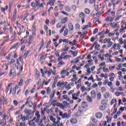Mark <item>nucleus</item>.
Here are the masks:
<instances>
[{
  "mask_svg": "<svg viewBox=\"0 0 126 126\" xmlns=\"http://www.w3.org/2000/svg\"><path fill=\"white\" fill-rule=\"evenodd\" d=\"M3 100H4V96H1L0 99V104H1V103H2V101H3Z\"/></svg>",
  "mask_w": 126,
  "mask_h": 126,
  "instance_id": "603ef678",
  "label": "nucleus"
},
{
  "mask_svg": "<svg viewBox=\"0 0 126 126\" xmlns=\"http://www.w3.org/2000/svg\"><path fill=\"white\" fill-rule=\"evenodd\" d=\"M35 116L36 117H36H34V118H33V119L32 120V122L33 121H35V123H39V121H40V112H39V111H37L35 112Z\"/></svg>",
  "mask_w": 126,
  "mask_h": 126,
  "instance_id": "f03ea898",
  "label": "nucleus"
},
{
  "mask_svg": "<svg viewBox=\"0 0 126 126\" xmlns=\"http://www.w3.org/2000/svg\"><path fill=\"white\" fill-rule=\"evenodd\" d=\"M103 34H105V31L104 30H103L101 32L98 33V36H101V35H102Z\"/></svg>",
  "mask_w": 126,
  "mask_h": 126,
  "instance_id": "13d9d810",
  "label": "nucleus"
},
{
  "mask_svg": "<svg viewBox=\"0 0 126 126\" xmlns=\"http://www.w3.org/2000/svg\"><path fill=\"white\" fill-rule=\"evenodd\" d=\"M95 117L97 119H101V118H102V117H103V114H102V113H101L100 112L96 113H95Z\"/></svg>",
  "mask_w": 126,
  "mask_h": 126,
  "instance_id": "f8f14e48",
  "label": "nucleus"
},
{
  "mask_svg": "<svg viewBox=\"0 0 126 126\" xmlns=\"http://www.w3.org/2000/svg\"><path fill=\"white\" fill-rule=\"evenodd\" d=\"M94 9L95 11H98V10H99V5H95L94 7Z\"/></svg>",
  "mask_w": 126,
  "mask_h": 126,
  "instance_id": "de8ad7c7",
  "label": "nucleus"
},
{
  "mask_svg": "<svg viewBox=\"0 0 126 126\" xmlns=\"http://www.w3.org/2000/svg\"><path fill=\"white\" fill-rule=\"evenodd\" d=\"M51 82V79H49L48 80V81L46 82V81L44 80V81H43V83L45 84V85H47V84H49V83H50V82Z\"/></svg>",
  "mask_w": 126,
  "mask_h": 126,
  "instance_id": "4c0bfd02",
  "label": "nucleus"
},
{
  "mask_svg": "<svg viewBox=\"0 0 126 126\" xmlns=\"http://www.w3.org/2000/svg\"><path fill=\"white\" fill-rule=\"evenodd\" d=\"M19 62H20V63H21V71H22V70H23V65L24 64V63L22 62V61H21V56H20L19 57V59H18Z\"/></svg>",
  "mask_w": 126,
  "mask_h": 126,
  "instance_id": "6e6552de",
  "label": "nucleus"
},
{
  "mask_svg": "<svg viewBox=\"0 0 126 126\" xmlns=\"http://www.w3.org/2000/svg\"><path fill=\"white\" fill-rule=\"evenodd\" d=\"M118 91H124V88L123 87H120Z\"/></svg>",
  "mask_w": 126,
  "mask_h": 126,
  "instance_id": "774afa93",
  "label": "nucleus"
},
{
  "mask_svg": "<svg viewBox=\"0 0 126 126\" xmlns=\"http://www.w3.org/2000/svg\"><path fill=\"white\" fill-rule=\"evenodd\" d=\"M7 103H8V99L6 98L4 101V104L5 105H7Z\"/></svg>",
  "mask_w": 126,
  "mask_h": 126,
  "instance_id": "052dcab7",
  "label": "nucleus"
},
{
  "mask_svg": "<svg viewBox=\"0 0 126 126\" xmlns=\"http://www.w3.org/2000/svg\"><path fill=\"white\" fill-rule=\"evenodd\" d=\"M81 89L82 90V92H84V91H86V88H85V87L83 86L81 88Z\"/></svg>",
  "mask_w": 126,
  "mask_h": 126,
  "instance_id": "a18cd8bd",
  "label": "nucleus"
},
{
  "mask_svg": "<svg viewBox=\"0 0 126 126\" xmlns=\"http://www.w3.org/2000/svg\"><path fill=\"white\" fill-rule=\"evenodd\" d=\"M37 107V101H34L33 103V109H35Z\"/></svg>",
  "mask_w": 126,
  "mask_h": 126,
  "instance_id": "0e129e2a",
  "label": "nucleus"
},
{
  "mask_svg": "<svg viewBox=\"0 0 126 126\" xmlns=\"http://www.w3.org/2000/svg\"><path fill=\"white\" fill-rule=\"evenodd\" d=\"M79 17L80 18H85L86 17V15H85V13L83 12H81L79 14Z\"/></svg>",
  "mask_w": 126,
  "mask_h": 126,
  "instance_id": "ddd939ff",
  "label": "nucleus"
},
{
  "mask_svg": "<svg viewBox=\"0 0 126 126\" xmlns=\"http://www.w3.org/2000/svg\"><path fill=\"white\" fill-rule=\"evenodd\" d=\"M31 100L32 98L31 96L28 97L27 101L25 103V105H27V104H29V107H32V101H31Z\"/></svg>",
  "mask_w": 126,
  "mask_h": 126,
  "instance_id": "20e7f679",
  "label": "nucleus"
},
{
  "mask_svg": "<svg viewBox=\"0 0 126 126\" xmlns=\"http://www.w3.org/2000/svg\"><path fill=\"white\" fill-rule=\"evenodd\" d=\"M19 62L20 61H19L18 59H17L16 63L17 65L15 63L13 64L15 69H17V70H18L19 69V65H20V70L21 69V63H20Z\"/></svg>",
  "mask_w": 126,
  "mask_h": 126,
  "instance_id": "7ed1b4c3",
  "label": "nucleus"
},
{
  "mask_svg": "<svg viewBox=\"0 0 126 126\" xmlns=\"http://www.w3.org/2000/svg\"><path fill=\"white\" fill-rule=\"evenodd\" d=\"M66 90H67V91H68V90H69L71 88L70 87V85L68 84L65 87Z\"/></svg>",
  "mask_w": 126,
  "mask_h": 126,
  "instance_id": "f704fd0d",
  "label": "nucleus"
},
{
  "mask_svg": "<svg viewBox=\"0 0 126 126\" xmlns=\"http://www.w3.org/2000/svg\"><path fill=\"white\" fill-rule=\"evenodd\" d=\"M80 94V92L78 91L76 94H73L72 95V99L73 100H77L78 99V96Z\"/></svg>",
  "mask_w": 126,
  "mask_h": 126,
  "instance_id": "423d86ee",
  "label": "nucleus"
},
{
  "mask_svg": "<svg viewBox=\"0 0 126 126\" xmlns=\"http://www.w3.org/2000/svg\"><path fill=\"white\" fill-rule=\"evenodd\" d=\"M106 90L105 87L101 88V92H102V93H104V92H106Z\"/></svg>",
  "mask_w": 126,
  "mask_h": 126,
  "instance_id": "58836bf2",
  "label": "nucleus"
},
{
  "mask_svg": "<svg viewBox=\"0 0 126 126\" xmlns=\"http://www.w3.org/2000/svg\"><path fill=\"white\" fill-rule=\"evenodd\" d=\"M68 34V29H65L64 32V34L63 36H65Z\"/></svg>",
  "mask_w": 126,
  "mask_h": 126,
  "instance_id": "cd10ccee",
  "label": "nucleus"
},
{
  "mask_svg": "<svg viewBox=\"0 0 126 126\" xmlns=\"http://www.w3.org/2000/svg\"><path fill=\"white\" fill-rule=\"evenodd\" d=\"M86 99L87 100L89 101V102H92V101H93V99H92V98H91V97L89 95H87L86 96Z\"/></svg>",
  "mask_w": 126,
  "mask_h": 126,
  "instance_id": "aec40b11",
  "label": "nucleus"
},
{
  "mask_svg": "<svg viewBox=\"0 0 126 126\" xmlns=\"http://www.w3.org/2000/svg\"><path fill=\"white\" fill-rule=\"evenodd\" d=\"M13 105L17 106L18 105V102L16 100H13Z\"/></svg>",
  "mask_w": 126,
  "mask_h": 126,
  "instance_id": "49530a36",
  "label": "nucleus"
},
{
  "mask_svg": "<svg viewBox=\"0 0 126 126\" xmlns=\"http://www.w3.org/2000/svg\"><path fill=\"white\" fill-rule=\"evenodd\" d=\"M78 79V78L77 77H75V78H73V79H72L71 80V81L72 82L76 81V80H77Z\"/></svg>",
  "mask_w": 126,
  "mask_h": 126,
  "instance_id": "09e8293b",
  "label": "nucleus"
},
{
  "mask_svg": "<svg viewBox=\"0 0 126 126\" xmlns=\"http://www.w3.org/2000/svg\"><path fill=\"white\" fill-rule=\"evenodd\" d=\"M119 41L120 42V44L121 45H123V44L124 43V41H123V38H120Z\"/></svg>",
  "mask_w": 126,
  "mask_h": 126,
  "instance_id": "e2e57ef3",
  "label": "nucleus"
},
{
  "mask_svg": "<svg viewBox=\"0 0 126 126\" xmlns=\"http://www.w3.org/2000/svg\"><path fill=\"white\" fill-rule=\"evenodd\" d=\"M97 44H98V42H97V41H95L93 45L90 47V51L93 50L94 46H95V45H97Z\"/></svg>",
  "mask_w": 126,
  "mask_h": 126,
  "instance_id": "b1692460",
  "label": "nucleus"
},
{
  "mask_svg": "<svg viewBox=\"0 0 126 126\" xmlns=\"http://www.w3.org/2000/svg\"><path fill=\"white\" fill-rule=\"evenodd\" d=\"M92 57H91V55H89L87 56V57L86 58V60H90V59H91Z\"/></svg>",
  "mask_w": 126,
  "mask_h": 126,
  "instance_id": "338daca9",
  "label": "nucleus"
},
{
  "mask_svg": "<svg viewBox=\"0 0 126 126\" xmlns=\"http://www.w3.org/2000/svg\"><path fill=\"white\" fill-rule=\"evenodd\" d=\"M20 43L17 42V43L13 45V46L12 47V49H16L18 45H19Z\"/></svg>",
  "mask_w": 126,
  "mask_h": 126,
  "instance_id": "c756f323",
  "label": "nucleus"
},
{
  "mask_svg": "<svg viewBox=\"0 0 126 126\" xmlns=\"http://www.w3.org/2000/svg\"><path fill=\"white\" fill-rule=\"evenodd\" d=\"M18 88V86H16L13 89V95H15V94L16 93V89Z\"/></svg>",
  "mask_w": 126,
  "mask_h": 126,
  "instance_id": "c85d7f7f",
  "label": "nucleus"
},
{
  "mask_svg": "<svg viewBox=\"0 0 126 126\" xmlns=\"http://www.w3.org/2000/svg\"><path fill=\"white\" fill-rule=\"evenodd\" d=\"M50 121H51V122H53V123H54L53 126H56V118H54L53 116H50Z\"/></svg>",
  "mask_w": 126,
  "mask_h": 126,
  "instance_id": "9b49d317",
  "label": "nucleus"
},
{
  "mask_svg": "<svg viewBox=\"0 0 126 126\" xmlns=\"http://www.w3.org/2000/svg\"><path fill=\"white\" fill-rule=\"evenodd\" d=\"M21 111H22V110H21V109H19V110H17L15 112V115H19V114H20V112H21Z\"/></svg>",
  "mask_w": 126,
  "mask_h": 126,
  "instance_id": "8fccbe9b",
  "label": "nucleus"
},
{
  "mask_svg": "<svg viewBox=\"0 0 126 126\" xmlns=\"http://www.w3.org/2000/svg\"><path fill=\"white\" fill-rule=\"evenodd\" d=\"M77 54H78V52L76 51L72 53V55H73L74 57H76L77 56Z\"/></svg>",
  "mask_w": 126,
  "mask_h": 126,
  "instance_id": "a19ab883",
  "label": "nucleus"
},
{
  "mask_svg": "<svg viewBox=\"0 0 126 126\" xmlns=\"http://www.w3.org/2000/svg\"><path fill=\"white\" fill-rule=\"evenodd\" d=\"M23 83V80L22 79V78H21L20 79V82L19 83L18 86H21V85H22Z\"/></svg>",
  "mask_w": 126,
  "mask_h": 126,
  "instance_id": "72a5a7b5",
  "label": "nucleus"
},
{
  "mask_svg": "<svg viewBox=\"0 0 126 126\" xmlns=\"http://www.w3.org/2000/svg\"><path fill=\"white\" fill-rule=\"evenodd\" d=\"M62 117L63 119H64L65 118H66V119H69V118H70V114H68L65 113L63 114Z\"/></svg>",
  "mask_w": 126,
  "mask_h": 126,
  "instance_id": "9d476101",
  "label": "nucleus"
},
{
  "mask_svg": "<svg viewBox=\"0 0 126 126\" xmlns=\"http://www.w3.org/2000/svg\"><path fill=\"white\" fill-rule=\"evenodd\" d=\"M95 47L94 49L95 50L97 49V51H99V48H100V45L98 44H96V45H94Z\"/></svg>",
  "mask_w": 126,
  "mask_h": 126,
  "instance_id": "2f4dec72",
  "label": "nucleus"
},
{
  "mask_svg": "<svg viewBox=\"0 0 126 126\" xmlns=\"http://www.w3.org/2000/svg\"><path fill=\"white\" fill-rule=\"evenodd\" d=\"M47 4H50V6H54V5H55V3L53 0H51L47 2Z\"/></svg>",
  "mask_w": 126,
  "mask_h": 126,
  "instance_id": "412c9836",
  "label": "nucleus"
},
{
  "mask_svg": "<svg viewBox=\"0 0 126 126\" xmlns=\"http://www.w3.org/2000/svg\"><path fill=\"white\" fill-rule=\"evenodd\" d=\"M65 10H66L67 12H70V11H71V9H70V7H69V6H65Z\"/></svg>",
  "mask_w": 126,
  "mask_h": 126,
  "instance_id": "a211bd4d",
  "label": "nucleus"
},
{
  "mask_svg": "<svg viewBox=\"0 0 126 126\" xmlns=\"http://www.w3.org/2000/svg\"><path fill=\"white\" fill-rule=\"evenodd\" d=\"M89 69H88L87 70V74H86V75H89V74H90V73H91V71H90V68H88Z\"/></svg>",
  "mask_w": 126,
  "mask_h": 126,
  "instance_id": "6e6d98bb",
  "label": "nucleus"
},
{
  "mask_svg": "<svg viewBox=\"0 0 126 126\" xmlns=\"http://www.w3.org/2000/svg\"><path fill=\"white\" fill-rule=\"evenodd\" d=\"M63 98L64 99H65V100H67V101H69V100H70V98H69V97H68L66 95H63Z\"/></svg>",
  "mask_w": 126,
  "mask_h": 126,
  "instance_id": "a878e982",
  "label": "nucleus"
},
{
  "mask_svg": "<svg viewBox=\"0 0 126 126\" xmlns=\"http://www.w3.org/2000/svg\"><path fill=\"white\" fill-rule=\"evenodd\" d=\"M32 44V36L30 35L29 38V46Z\"/></svg>",
  "mask_w": 126,
  "mask_h": 126,
  "instance_id": "393cba45",
  "label": "nucleus"
},
{
  "mask_svg": "<svg viewBox=\"0 0 126 126\" xmlns=\"http://www.w3.org/2000/svg\"><path fill=\"white\" fill-rule=\"evenodd\" d=\"M101 93H98L97 94V99L98 100H100L101 99Z\"/></svg>",
  "mask_w": 126,
  "mask_h": 126,
  "instance_id": "79ce46f5",
  "label": "nucleus"
},
{
  "mask_svg": "<svg viewBox=\"0 0 126 126\" xmlns=\"http://www.w3.org/2000/svg\"><path fill=\"white\" fill-rule=\"evenodd\" d=\"M70 123L72 124V125H74L75 124H76L77 123V120H76V119H72L70 121Z\"/></svg>",
  "mask_w": 126,
  "mask_h": 126,
  "instance_id": "dca6fc26",
  "label": "nucleus"
},
{
  "mask_svg": "<svg viewBox=\"0 0 126 126\" xmlns=\"http://www.w3.org/2000/svg\"><path fill=\"white\" fill-rule=\"evenodd\" d=\"M63 4H60L59 5V7H60V10H63Z\"/></svg>",
  "mask_w": 126,
  "mask_h": 126,
  "instance_id": "864d4df0",
  "label": "nucleus"
},
{
  "mask_svg": "<svg viewBox=\"0 0 126 126\" xmlns=\"http://www.w3.org/2000/svg\"><path fill=\"white\" fill-rule=\"evenodd\" d=\"M112 46H113V42L110 41V42H108V44L107 45V48H111V47H112Z\"/></svg>",
  "mask_w": 126,
  "mask_h": 126,
  "instance_id": "473e14b6",
  "label": "nucleus"
},
{
  "mask_svg": "<svg viewBox=\"0 0 126 126\" xmlns=\"http://www.w3.org/2000/svg\"><path fill=\"white\" fill-rule=\"evenodd\" d=\"M29 53H30V52L29 51H27V52H26L24 54V55L23 56V59H26V57H27V56H28V55H29Z\"/></svg>",
  "mask_w": 126,
  "mask_h": 126,
  "instance_id": "6ab92c4d",
  "label": "nucleus"
},
{
  "mask_svg": "<svg viewBox=\"0 0 126 126\" xmlns=\"http://www.w3.org/2000/svg\"><path fill=\"white\" fill-rule=\"evenodd\" d=\"M90 9H89V8H86L84 10V12L85 13H86V14H90Z\"/></svg>",
  "mask_w": 126,
  "mask_h": 126,
  "instance_id": "5701e85b",
  "label": "nucleus"
},
{
  "mask_svg": "<svg viewBox=\"0 0 126 126\" xmlns=\"http://www.w3.org/2000/svg\"><path fill=\"white\" fill-rule=\"evenodd\" d=\"M46 91H47V94H50L51 93V89H50V88L48 87L47 88Z\"/></svg>",
  "mask_w": 126,
  "mask_h": 126,
  "instance_id": "5fc2aeb1",
  "label": "nucleus"
},
{
  "mask_svg": "<svg viewBox=\"0 0 126 126\" xmlns=\"http://www.w3.org/2000/svg\"><path fill=\"white\" fill-rule=\"evenodd\" d=\"M75 28L76 29H80V25H79V24H78V23L76 24Z\"/></svg>",
  "mask_w": 126,
  "mask_h": 126,
  "instance_id": "ea45409f",
  "label": "nucleus"
},
{
  "mask_svg": "<svg viewBox=\"0 0 126 126\" xmlns=\"http://www.w3.org/2000/svg\"><path fill=\"white\" fill-rule=\"evenodd\" d=\"M44 44H45V42H44V39L42 38V42H41V45L40 46V47L39 48L38 53H39V52H40V51H41L42 48H43V47H44Z\"/></svg>",
  "mask_w": 126,
  "mask_h": 126,
  "instance_id": "4468645a",
  "label": "nucleus"
},
{
  "mask_svg": "<svg viewBox=\"0 0 126 126\" xmlns=\"http://www.w3.org/2000/svg\"><path fill=\"white\" fill-rule=\"evenodd\" d=\"M63 105H66V106H67L68 108L70 107V104H69V103L66 102V101H64L63 102Z\"/></svg>",
  "mask_w": 126,
  "mask_h": 126,
  "instance_id": "bb28decb",
  "label": "nucleus"
},
{
  "mask_svg": "<svg viewBox=\"0 0 126 126\" xmlns=\"http://www.w3.org/2000/svg\"><path fill=\"white\" fill-rule=\"evenodd\" d=\"M44 30H45L46 33H48V26L47 25L44 26Z\"/></svg>",
  "mask_w": 126,
  "mask_h": 126,
  "instance_id": "680f3d73",
  "label": "nucleus"
},
{
  "mask_svg": "<svg viewBox=\"0 0 126 126\" xmlns=\"http://www.w3.org/2000/svg\"><path fill=\"white\" fill-rule=\"evenodd\" d=\"M90 65H91V63H89L87 64L86 65H85L84 66V67H85V68H87V67H89V66H90Z\"/></svg>",
  "mask_w": 126,
  "mask_h": 126,
  "instance_id": "bf43d9fd",
  "label": "nucleus"
},
{
  "mask_svg": "<svg viewBox=\"0 0 126 126\" xmlns=\"http://www.w3.org/2000/svg\"><path fill=\"white\" fill-rule=\"evenodd\" d=\"M5 118H7V119H9V117L8 115H6V113H4L3 112H0V124L3 125L4 123V120Z\"/></svg>",
  "mask_w": 126,
  "mask_h": 126,
  "instance_id": "f257e3e1",
  "label": "nucleus"
},
{
  "mask_svg": "<svg viewBox=\"0 0 126 126\" xmlns=\"http://www.w3.org/2000/svg\"><path fill=\"white\" fill-rule=\"evenodd\" d=\"M35 76L36 77H37V79H39V77H40V75L39 74V71H36Z\"/></svg>",
  "mask_w": 126,
  "mask_h": 126,
  "instance_id": "37998d69",
  "label": "nucleus"
},
{
  "mask_svg": "<svg viewBox=\"0 0 126 126\" xmlns=\"http://www.w3.org/2000/svg\"><path fill=\"white\" fill-rule=\"evenodd\" d=\"M68 19V18L67 17H65V18H63V19H62L61 20V23L62 24H64V23H66V22H67Z\"/></svg>",
  "mask_w": 126,
  "mask_h": 126,
  "instance_id": "f3484780",
  "label": "nucleus"
},
{
  "mask_svg": "<svg viewBox=\"0 0 126 126\" xmlns=\"http://www.w3.org/2000/svg\"><path fill=\"white\" fill-rule=\"evenodd\" d=\"M98 32V28H95L93 32V34H96Z\"/></svg>",
  "mask_w": 126,
  "mask_h": 126,
  "instance_id": "69168bd1",
  "label": "nucleus"
},
{
  "mask_svg": "<svg viewBox=\"0 0 126 126\" xmlns=\"http://www.w3.org/2000/svg\"><path fill=\"white\" fill-rule=\"evenodd\" d=\"M105 97L106 98H109V97H110V94L109 93H106Z\"/></svg>",
  "mask_w": 126,
  "mask_h": 126,
  "instance_id": "3c124183",
  "label": "nucleus"
},
{
  "mask_svg": "<svg viewBox=\"0 0 126 126\" xmlns=\"http://www.w3.org/2000/svg\"><path fill=\"white\" fill-rule=\"evenodd\" d=\"M103 44H106V43H110L111 42V38H105L103 40Z\"/></svg>",
  "mask_w": 126,
  "mask_h": 126,
  "instance_id": "4be33fe9",
  "label": "nucleus"
},
{
  "mask_svg": "<svg viewBox=\"0 0 126 126\" xmlns=\"http://www.w3.org/2000/svg\"><path fill=\"white\" fill-rule=\"evenodd\" d=\"M57 107H61L62 109L64 110L66 108V106L65 105H63V103H61L60 102H57L56 103Z\"/></svg>",
  "mask_w": 126,
  "mask_h": 126,
  "instance_id": "0eeeda50",
  "label": "nucleus"
},
{
  "mask_svg": "<svg viewBox=\"0 0 126 126\" xmlns=\"http://www.w3.org/2000/svg\"><path fill=\"white\" fill-rule=\"evenodd\" d=\"M91 97L93 99H95L96 98V91L94 90L92 91L91 93Z\"/></svg>",
  "mask_w": 126,
  "mask_h": 126,
  "instance_id": "1a4fd4ad",
  "label": "nucleus"
},
{
  "mask_svg": "<svg viewBox=\"0 0 126 126\" xmlns=\"http://www.w3.org/2000/svg\"><path fill=\"white\" fill-rule=\"evenodd\" d=\"M52 72H53V70L50 69L49 71H48L47 75L48 76H51V74H52Z\"/></svg>",
  "mask_w": 126,
  "mask_h": 126,
  "instance_id": "7c9ffc66",
  "label": "nucleus"
},
{
  "mask_svg": "<svg viewBox=\"0 0 126 126\" xmlns=\"http://www.w3.org/2000/svg\"><path fill=\"white\" fill-rule=\"evenodd\" d=\"M31 81V79H28L26 80V83H25V86H27L28 84H29V83Z\"/></svg>",
  "mask_w": 126,
  "mask_h": 126,
  "instance_id": "c9c22d12",
  "label": "nucleus"
},
{
  "mask_svg": "<svg viewBox=\"0 0 126 126\" xmlns=\"http://www.w3.org/2000/svg\"><path fill=\"white\" fill-rule=\"evenodd\" d=\"M62 94V93H61V92H58L56 94L57 96H58V99H61V95Z\"/></svg>",
  "mask_w": 126,
  "mask_h": 126,
  "instance_id": "e433bc0d",
  "label": "nucleus"
},
{
  "mask_svg": "<svg viewBox=\"0 0 126 126\" xmlns=\"http://www.w3.org/2000/svg\"><path fill=\"white\" fill-rule=\"evenodd\" d=\"M64 29H65V26H63V28H62V29L61 30L60 33H63V31H64Z\"/></svg>",
  "mask_w": 126,
  "mask_h": 126,
  "instance_id": "c03bdc74",
  "label": "nucleus"
},
{
  "mask_svg": "<svg viewBox=\"0 0 126 126\" xmlns=\"http://www.w3.org/2000/svg\"><path fill=\"white\" fill-rule=\"evenodd\" d=\"M85 84H86V85H87L88 87H89L90 86H91V83H90L89 82H86L85 83Z\"/></svg>",
  "mask_w": 126,
  "mask_h": 126,
  "instance_id": "4d7b16f0",
  "label": "nucleus"
},
{
  "mask_svg": "<svg viewBox=\"0 0 126 126\" xmlns=\"http://www.w3.org/2000/svg\"><path fill=\"white\" fill-rule=\"evenodd\" d=\"M24 113H25L27 116H30V115H32V110L29 109H26Z\"/></svg>",
  "mask_w": 126,
  "mask_h": 126,
  "instance_id": "39448f33",
  "label": "nucleus"
},
{
  "mask_svg": "<svg viewBox=\"0 0 126 126\" xmlns=\"http://www.w3.org/2000/svg\"><path fill=\"white\" fill-rule=\"evenodd\" d=\"M68 28H69V30H70V31H73V25H72V23H69L68 24Z\"/></svg>",
  "mask_w": 126,
  "mask_h": 126,
  "instance_id": "2eb2a0df",
  "label": "nucleus"
}]
</instances>
